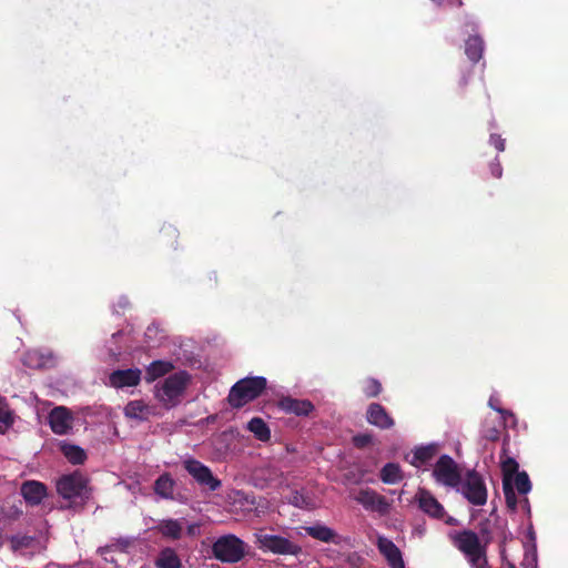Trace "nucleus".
<instances>
[{
	"mask_svg": "<svg viewBox=\"0 0 568 568\" xmlns=\"http://www.w3.org/2000/svg\"><path fill=\"white\" fill-rule=\"evenodd\" d=\"M14 423V416L4 397L0 396V434H6Z\"/></svg>",
	"mask_w": 568,
	"mask_h": 568,
	"instance_id": "obj_30",
	"label": "nucleus"
},
{
	"mask_svg": "<svg viewBox=\"0 0 568 568\" xmlns=\"http://www.w3.org/2000/svg\"><path fill=\"white\" fill-rule=\"evenodd\" d=\"M254 536L257 548L264 552L282 556H298L302 554V547L286 537L268 534L263 530Z\"/></svg>",
	"mask_w": 568,
	"mask_h": 568,
	"instance_id": "obj_4",
	"label": "nucleus"
},
{
	"mask_svg": "<svg viewBox=\"0 0 568 568\" xmlns=\"http://www.w3.org/2000/svg\"><path fill=\"white\" fill-rule=\"evenodd\" d=\"M154 565L156 568H182L181 559L175 550L170 547L163 548L159 552Z\"/></svg>",
	"mask_w": 568,
	"mask_h": 568,
	"instance_id": "obj_22",
	"label": "nucleus"
},
{
	"mask_svg": "<svg viewBox=\"0 0 568 568\" xmlns=\"http://www.w3.org/2000/svg\"><path fill=\"white\" fill-rule=\"evenodd\" d=\"M379 478L384 484L395 485L403 480L404 475L398 464L387 463L382 467Z\"/></svg>",
	"mask_w": 568,
	"mask_h": 568,
	"instance_id": "obj_26",
	"label": "nucleus"
},
{
	"mask_svg": "<svg viewBox=\"0 0 568 568\" xmlns=\"http://www.w3.org/2000/svg\"><path fill=\"white\" fill-rule=\"evenodd\" d=\"M124 414L129 418L148 420L153 415V407L146 405L143 400H131L124 407Z\"/></svg>",
	"mask_w": 568,
	"mask_h": 568,
	"instance_id": "obj_19",
	"label": "nucleus"
},
{
	"mask_svg": "<svg viewBox=\"0 0 568 568\" xmlns=\"http://www.w3.org/2000/svg\"><path fill=\"white\" fill-rule=\"evenodd\" d=\"M513 486L516 487L517 491L521 495H526L531 489V483L526 471H520L514 475Z\"/></svg>",
	"mask_w": 568,
	"mask_h": 568,
	"instance_id": "obj_33",
	"label": "nucleus"
},
{
	"mask_svg": "<svg viewBox=\"0 0 568 568\" xmlns=\"http://www.w3.org/2000/svg\"><path fill=\"white\" fill-rule=\"evenodd\" d=\"M183 468L196 481V484L207 491H216L222 487V481L215 477L206 465L195 458H186L182 462Z\"/></svg>",
	"mask_w": 568,
	"mask_h": 568,
	"instance_id": "obj_6",
	"label": "nucleus"
},
{
	"mask_svg": "<svg viewBox=\"0 0 568 568\" xmlns=\"http://www.w3.org/2000/svg\"><path fill=\"white\" fill-rule=\"evenodd\" d=\"M509 568H516L514 564L508 562Z\"/></svg>",
	"mask_w": 568,
	"mask_h": 568,
	"instance_id": "obj_46",
	"label": "nucleus"
},
{
	"mask_svg": "<svg viewBox=\"0 0 568 568\" xmlns=\"http://www.w3.org/2000/svg\"><path fill=\"white\" fill-rule=\"evenodd\" d=\"M87 485V478L80 471H74L69 475H63L58 480L57 491L64 499H73L82 496Z\"/></svg>",
	"mask_w": 568,
	"mask_h": 568,
	"instance_id": "obj_9",
	"label": "nucleus"
},
{
	"mask_svg": "<svg viewBox=\"0 0 568 568\" xmlns=\"http://www.w3.org/2000/svg\"><path fill=\"white\" fill-rule=\"evenodd\" d=\"M356 500L366 509L376 510L385 514L388 510V503L383 495H379L373 489H361Z\"/></svg>",
	"mask_w": 568,
	"mask_h": 568,
	"instance_id": "obj_13",
	"label": "nucleus"
},
{
	"mask_svg": "<svg viewBox=\"0 0 568 568\" xmlns=\"http://www.w3.org/2000/svg\"><path fill=\"white\" fill-rule=\"evenodd\" d=\"M174 368L169 361H153L145 369V381L148 383L169 374Z\"/></svg>",
	"mask_w": 568,
	"mask_h": 568,
	"instance_id": "obj_23",
	"label": "nucleus"
},
{
	"mask_svg": "<svg viewBox=\"0 0 568 568\" xmlns=\"http://www.w3.org/2000/svg\"><path fill=\"white\" fill-rule=\"evenodd\" d=\"M141 369L128 368L116 369L110 374V384L115 388L136 386L141 382Z\"/></svg>",
	"mask_w": 568,
	"mask_h": 568,
	"instance_id": "obj_14",
	"label": "nucleus"
},
{
	"mask_svg": "<svg viewBox=\"0 0 568 568\" xmlns=\"http://www.w3.org/2000/svg\"><path fill=\"white\" fill-rule=\"evenodd\" d=\"M199 527L196 525H190L187 527V534L189 535H194L195 534V530L197 529Z\"/></svg>",
	"mask_w": 568,
	"mask_h": 568,
	"instance_id": "obj_42",
	"label": "nucleus"
},
{
	"mask_svg": "<svg viewBox=\"0 0 568 568\" xmlns=\"http://www.w3.org/2000/svg\"><path fill=\"white\" fill-rule=\"evenodd\" d=\"M468 84V77L464 75L459 81V87L465 88Z\"/></svg>",
	"mask_w": 568,
	"mask_h": 568,
	"instance_id": "obj_41",
	"label": "nucleus"
},
{
	"mask_svg": "<svg viewBox=\"0 0 568 568\" xmlns=\"http://www.w3.org/2000/svg\"><path fill=\"white\" fill-rule=\"evenodd\" d=\"M277 407L286 414L295 416H308L314 409V404L308 399H297L291 396H284L278 399Z\"/></svg>",
	"mask_w": 568,
	"mask_h": 568,
	"instance_id": "obj_12",
	"label": "nucleus"
},
{
	"mask_svg": "<svg viewBox=\"0 0 568 568\" xmlns=\"http://www.w3.org/2000/svg\"><path fill=\"white\" fill-rule=\"evenodd\" d=\"M433 476L437 483L456 487L460 484L462 475L457 463L449 455H442L436 462Z\"/></svg>",
	"mask_w": 568,
	"mask_h": 568,
	"instance_id": "obj_7",
	"label": "nucleus"
},
{
	"mask_svg": "<svg viewBox=\"0 0 568 568\" xmlns=\"http://www.w3.org/2000/svg\"><path fill=\"white\" fill-rule=\"evenodd\" d=\"M485 437L488 440L495 442L499 438V432L496 428H491V429L487 430Z\"/></svg>",
	"mask_w": 568,
	"mask_h": 568,
	"instance_id": "obj_40",
	"label": "nucleus"
},
{
	"mask_svg": "<svg viewBox=\"0 0 568 568\" xmlns=\"http://www.w3.org/2000/svg\"><path fill=\"white\" fill-rule=\"evenodd\" d=\"M267 381L263 376L244 377L230 389L227 402L233 408H242L256 399L266 389Z\"/></svg>",
	"mask_w": 568,
	"mask_h": 568,
	"instance_id": "obj_3",
	"label": "nucleus"
},
{
	"mask_svg": "<svg viewBox=\"0 0 568 568\" xmlns=\"http://www.w3.org/2000/svg\"><path fill=\"white\" fill-rule=\"evenodd\" d=\"M291 505L301 509H313L314 500L311 496L302 490H293L288 498Z\"/></svg>",
	"mask_w": 568,
	"mask_h": 568,
	"instance_id": "obj_31",
	"label": "nucleus"
},
{
	"mask_svg": "<svg viewBox=\"0 0 568 568\" xmlns=\"http://www.w3.org/2000/svg\"><path fill=\"white\" fill-rule=\"evenodd\" d=\"M534 568H537L536 566Z\"/></svg>",
	"mask_w": 568,
	"mask_h": 568,
	"instance_id": "obj_48",
	"label": "nucleus"
},
{
	"mask_svg": "<svg viewBox=\"0 0 568 568\" xmlns=\"http://www.w3.org/2000/svg\"><path fill=\"white\" fill-rule=\"evenodd\" d=\"M489 405H490V407H493L494 409L498 410L499 413H503V409L496 408V407L491 404V402H489Z\"/></svg>",
	"mask_w": 568,
	"mask_h": 568,
	"instance_id": "obj_45",
	"label": "nucleus"
},
{
	"mask_svg": "<svg viewBox=\"0 0 568 568\" xmlns=\"http://www.w3.org/2000/svg\"><path fill=\"white\" fill-rule=\"evenodd\" d=\"M304 530L307 536L322 541V542H333L335 545L341 544V536L328 526L323 524H314L312 526L304 527Z\"/></svg>",
	"mask_w": 568,
	"mask_h": 568,
	"instance_id": "obj_18",
	"label": "nucleus"
},
{
	"mask_svg": "<svg viewBox=\"0 0 568 568\" xmlns=\"http://www.w3.org/2000/svg\"><path fill=\"white\" fill-rule=\"evenodd\" d=\"M247 429L261 442L271 439V430L261 417H253L247 424Z\"/></svg>",
	"mask_w": 568,
	"mask_h": 568,
	"instance_id": "obj_28",
	"label": "nucleus"
},
{
	"mask_svg": "<svg viewBox=\"0 0 568 568\" xmlns=\"http://www.w3.org/2000/svg\"><path fill=\"white\" fill-rule=\"evenodd\" d=\"M415 500L418 508L434 519H443L446 515L444 506L435 498V496L425 488H418L415 494Z\"/></svg>",
	"mask_w": 568,
	"mask_h": 568,
	"instance_id": "obj_10",
	"label": "nucleus"
},
{
	"mask_svg": "<svg viewBox=\"0 0 568 568\" xmlns=\"http://www.w3.org/2000/svg\"><path fill=\"white\" fill-rule=\"evenodd\" d=\"M190 383V375L185 371L169 375L161 384L155 386V398L168 409L178 406Z\"/></svg>",
	"mask_w": 568,
	"mask_h": 568,
	"instance_id": "obj_2",
	"label": "nucleus"
},
{
	"mask_svg": "<svg viewBox=\"0 0 568 568\" xmlns=\"http://www.w3.org/2000/svg\"><path fill=\"white\" fill-rule=\"evenodd\" d=\"M372 443V436L368 434H358L353 437V444L356 448H365Z\"/></svg>",
	"mask_w": 568,
	"mask_h": 568,
	"instance_id": "obj_37",
	"label": "nucleus"
},
{
	"mask_svg": "<svg viewBox=\"0 0 568 568\" xmlns=\"http://www.w3.org/2000/svg\"><path fill=\"white\" fill-rule=\"evenodd\" d=\"M503 490L507 508L511 511H516L518 501L514 490L513 481L503 480Z\"/></svg>",
	"mask_w": 568,
	"mask_h": 568,
	"instance_id": "obj_34",
	"label": "nucleus"
},
{
	"mask_svg": "<svg viewBox=\"0 0 568 568\" xmlns=\"http://www.w3.org/2000/svg\"><path fill=\"white\" fill-rule=\"evenodd\" d=\"M367 422L382 429H388L394 425V419L378 403L369 404L366 412Z\"/></svg>",
	"mask_w": 568,
	"mask_h": 568,
	"instance_id": "obj_17",
	"label": "nucleus"
},
{
	"mask_svg": "<svg viewBox=\"0 0 568 568\" xmlns=\"http://www.w3.org/2000/svg\"><path fill=\"white\" fill-rule=\"evenodd\" d=\"M465 53L473 63H477L483 58L484 40L479 36H470L465 41Z\"/></svg>",
	"mask_w": 568,
	"mask_h": 568,
	"instance_id": "obj_25",
	"label": "nucleus"
},
{
	"mask_svg": "<svg viewBox=\"0 0 568 568\" xmlns=\"http://www.w3.org/2000/svg\"><path fill=\"white\" fill-rule=\"evenodd\" d=\"M12 551L31 548L36 541V537L29 535H14L9 537Z\"/></svg>",
	"mask_w": 568,
	"mask_h": 568,
	"instance_id": "obj_32",
	"label": "nucleus"
},
{
	"mask_svg": "<svg viewBox=\"0 0 568 568\" xmlns=\"http://www.w3.org/2000/svg\"><path fill=\"white\" fill-rule=\"evenodd\" d=\"M490 142L499 152H503L505 150V140L501 139L500 135L491 134Z\"/></svg>",
	"mask_w": 568,
	"mask_h": 568,
	"instance_id": "obj_39",
	"label": "nucleus"
},
{
	"mask_svg": "<svg viewBox=\"0 0 568 568\" xmlns=\"http://www.w3.org/2000/svg\"><path fill=\"white\" fill-rule=\"evenodd\" d=\"M465 498L475 506H483L487 501V489L483 477L475 470L467 474L463 485Z\"/></svg>",
	"mask_w": 568,
	"mask_h": 568,
	"instance_id": "obj_8",
	"label": "nucleus"
},
{
	"mask_svg": "<svg viewBox=\"0 0 568 568\" xmlns=\"http://www.w3.org/2000/svg\"><path fill=\"white\" fill-rule=\"evenodd\" d=\"M3 544H4L3 532H2V529L0 528V548L3 546Z\"/></svg>",
	"mask_w": 568,
	"mask_h": 568,
	"instance_id": "obj_44",
	"label": "nucleus"
},
{
	"mask_svg": "<svg viewBox=\"0 0 568 568\" xmlns=\"http://www.w3.org/2000/svg\"><path fill=\"white\" fill-rule=\"evenodd\" d=\"M490 174L495 179H499L503 175V168L500 162L496 159V161L489 164Z\"/></svg>",
	"mask_w": 568,
	"mask_h": 568,
	"instance_id": "obj_38",
	"label": "nucleus"
},
{
	"mask_svg": "<svg viewBox=\"0 0 568 568\" xmlns=\"http://www.w3.org/2000/svg\"><path fill=\"white\" fill-rule=\"evenodd\" d=\"M60 450L63 456L73 465H82L87 460V453L78 445L62 442Z\"/></svg>",
	"mask_w": 568,
	"mask_h": 568,
	"instance_id": "obj_24",
	"label": "nucleus"
},
{
	"mask_svg": "<svg viewBox=\"0 0 568 568\" xmlns=\"http://www.w3.org/2000/svg\"><path fill=\"white\" fill-rule=\"evenodd\" d=\"M73 417L64 406L54 407L49 414V424L57 435H65L72 428Z\"/></svg>",
	"mask_w": 568,
	"mask_h": 568,
	"instance_id": "obj_11",
	"label": "nucleus"
},
{
	"mask_svg": "<svg viewBox=\"0 0 568 568\" xmlns=\"http://www.w3.org/2000/svg\"><path fill=\"white\" fill-rule=\"evenodd\" d=\"M212 554L221 562L235 564L246 554L245 542L235 535H224L213 542Z\"/></svg>",
	"mask_w": 568,
	"mask_h": 568,
	"instance_id": "obj_5",
	"label": "nucleus"
},
{
	"mask_svg": "<svg viewBox=\"0 0 568 568\" xmlns=\"http://www.w3.org/2000/svg\"><path fill=\"white\" fill-rule=\"evenodd\" d=\"M507 449L504 446L503 454L500 456V466L503 471V480L513 481L514 475H516L518 471V463L515 460V458L507 456Z\"/></svg>",
	"mask_w": 568,
	"mask_h": 568,
	"instance_id": "obj_29",
	"label": "nucleus"
},
{
	"mask_svg": "<svg viewBox=\"0 0 568 568\" xmlns=\"http://www.w3.org/2000/svg\"><path fill=\"white\" fill-rule=\"evenodd\" d=\"M160 237L166 245L174 246L179 237V231L173 225H164L160 230Z\"/></svg>",
	"mask_w": 568,
	"mask_h": 568,
	"instance_id": "obj_35",
	"label": "nucleus"
},
{
	"mask_svg": "<svg viewBox=\"0 0 568 568\" xmlns=\"http://www.w3.org/2000/svg\"><path fill=\"white\" fill-rule=\"evenodd\" d=\"M156 529L163 537L176 540L181 538L183 527L178 519H164Z\"/></svg>",
	"mask_w": 568,
	"mask_h": 568,
	"instance_id": "obj_27",
	"label": "nucleus"
},
{
	"mask_svg": "<svg viewBox=\"0 0 568 568\" xmlns=\"http://www.w3.org/2000/svg\"><path fill=\"white\" fill-rule=\"evenodd\" d=\"M21 495L31 505H39L47 496V486L37 480H27L21 486Z\"/></svg>",
	"mask_w": 568,
	"mask_h": 568,
	"instance_id": "obj_16",
	"label": "nucleus"
},
{
	"mask_svg": "<svg viewBox=\"0 0 568 568\" xmlns=\"http://www.w3.org/2000/svg\"><path fill=\"white\" fill-rule=\"evenodd\" d=\"M377 548L386 558L390 568H405L404 560L399 548L388 538L378 537Z\"/></svg>",
	"mask_w": 568,
	"mask_h": 568,
	"instance_id": "obj_15",
	"label": "nucleus"
},
{
	"mask_svg": "<svg viewBox=\"0 0 568 568\" xmlns=\"http://www.w3.org/2000/svg\"><path fill=\"white\" fill-rule=\"evenodd\" d=\"M480 535L470 529L449 534V539L467 559L471 568H490L487 558V547L491 541L490 531L481 527Z\"/></svg>",
	"mask_w": 568,
	"mask_h": 568,
	"instance_id": "obj_1",
	"label": "nucleus"
},
{
	"mask_svg": "<svg viewBox=\"0 0 568 568\" xmlns=\"http://www.w3.org/2000/svg\"><path fill=\"white\" fill-rule=\"evenodd\" d=\"M175 481L169 473H164L154 481V493L164 499H174Z\"/></svg>",
	"mask_w": 568,
	"mask_h": 568,
	"instance_id": "obj_20",
	"label": "nucleus"
},
{
	"mask_svg": "<svg viewBox=\"0 0 568 568\" xmlns=\"http://www.w3.org/2000/svg\"><path fill=\"white\" fill-rule=\"evenodd\" d=\"M437 450L438 448L435 444L416 447L413 452V458L409 460V464L415 467H420L422 465L430 462L437 454Z\"/></svg>",
	"mask_w": 568,
	"mask_h": 568,
	"instance_id": "obj_21",
	"label": "nucleus"
},
{
	"mask_svg": "<svg viewBox=\"0 0 568 568\" xmlns=\"http://www.w3.org/2000/svg\"><path fill=\"white\" fill-rule=\"evenodd\" d=\"M382 389V384L376 378H367L363 384V393L368 398L377 397Z\"/></svg>",
	"mask_w": 568,
	"mask_h": 568,
	"instance_id": "obj_36",
	"label": "nucleus"
},
{
	"mask_svg": "<svg viewBox=\"0 0 568 568\" xmlns=\"http://www.w3.org/2000/svg\"><path fill=\"white\" fill-rule=\"evenodd\" d=\"M445 523L447 525L455 526L457 525V519H455L454 517H448Z\"/></svg>",
	"mask_w": 568,
	"mask_h": 568,
	"instance_id": "obj_43",
	"label": "nucleus"
},
{
	"mask_svg": "<svg viewBox=\"0 0 568 568\" xmlns=\"http://www.w3.org/2000/svg\"><path fill=\"white\" fill-rule=\"evenodd\" d=\"M141 568H148L146 566H142Z\"/></svg>",
	"mask_w": 568,
	"mask_h": 568,
	"instance_id": "obj_47",
	"label": "nucleus"
}]
</instances>
